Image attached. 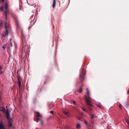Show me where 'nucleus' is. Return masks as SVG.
<instances>
[{
  "instance_id": "obj_36",
  "label": "nucleus",
  "mask_w": 129,
  "mask_h": 129,
  "mask_svg": "<svg viewBox=\"0 0 129 129\" xmlns=\"http://www.w3.org/2000/svg\"><path fill=\"white\" fill-rule=\"evenodd\" d=\"M11 40H12V39H11V38L10 39V41H11Z\"/></svg>"
},
{
  "instance_id": "obj_19",
  "label": "nucleus",
  "mask_w": 129,
  "mask_h": 129,
  "mask_svg": "<svg viewBox=\"0 0 129 129\" xmlns=\"http://www.w3.org/2000/svg\"><path fill=\"white\" fill-rule=\"evenodd\" d=\"M78 91H79V92H80V93H81V92H82V88L81 87H80V89H79V90Z\"/></svg>"
},
{
  "instance_id": "obj_7",
  "label": "nucleus",
  "mask_w": 129,
  "mask_h": 129,
  "mask_svg": "<svg viewBox=\"0 0 129 129\" xmlns=\"http://www.w3.org/2000/svg\"><path fill=\"white\" fill-rule=\"evenodd\" d=\"M84 123L86 124V125L87 127H90V124L88 122H87L86 120H85L84 121Z\"/></svg>"
},
{
  "instance_id": "obj_1",
  "label": "nucleus",
  "mask_w": 129,
  "mask_h": 129,
  "mask_svg": "<svg viewBox=\"0 0 129 129\" xmlns=\"http://www.w3.org/2000/svg\"><path fill=\"white\" fill-rule=\"evenodd\" d=\"M86 90L87 95L85 96V98L86 101V103L89 107V110L90 111L92 109V107H93L92 105L90 102V101L92 100V99L90 97V92L88 89H87Z\"/></svg>"
},
{
  "instance_id": "obj_22",
  "label": "nucleus",
  "mask_w": 129,
  "mask_h": 129,
  "mask_svg": "<svg viewBox=\"0 0 129 129\" xmlns=\"http://www.w3.org/2000/svg\"><path fill=\"white\" fill-rule=\"evenodd\" d=\"M94 116V115L93 114H91L90 117V118H91V119H93Z\"/></svg>"
},
{
  "instance_id": "obj_14",
  "label": "nucleus",
  "mask_w": 129,
  "mask_h": 129,
  "mask_svg": "<svg viewBox=\"0 0 129 129\" xmlns=\"http://www.w3.org/2000/svg\"><path fill=\"white\" fill-rule=\"evenodd\" d=\"M5 110V108L4 107H0V111L3 112H4Z\"/></svg>"
},
{
  "instance_id": "obj_34",
  "label": "nucleus",
  "mask_w": 129,
  "mask_h": 129,
  "mask_svg": "<svg viewBox=\"0 0 129 129\" xmlns=\"http://www.w3.org/2000/svg\"><path fill=\"white\" fill-rule=\"evenodd\" d=\"M2 25H0V28L2 27Z\"/></svg>"
},
{
  "instance_id": "obj_13",
  "label": "nucleus",
  "mask_w": 129,
  "mask_h": 129,
  "mask_svg": "<svg viewBox=\"0 0 129 129\" xmlns=\"http://www.w3.org/2000/svg\"><path fill=\"white\" fill-rule=\"evenodd\" d=\"M64 129H71L68 125L64 126Z\"/></svg>"
},
{
  "instance_id": "obj_5",
  "label": "nucleus",
  "mask_w": 129,
  "mask_h": 129,
  "mask_svg": "<svg viewBox=\"0 0 129 129\" xmlns=\"http://www.w3.org/2000/svg\"><path fill=\"white\" fill-rule=\"evenodd\" d=\"M17 84L18 85V88L20 90H21V82L19 79H18V81L17 82Z\"/></svg>"
},
{
  "instance_id": "obj_10",
  "label": "nucleus",
  "mask_w": 129,
  "mask_h": 129,
  "mask_svg": "<svg viewBox=\"0 0 129 129\" xmlns=\"http://www.w3.org/2000/svg\"><path fill=\"white\" fill-rule=\"evenodd\" d=\"M0 129H5L4 127L3 124L2 123H0Z\"/></svg>"
},
{
  "instance_id": "obj_27",
  "label": "nucleus",
  "mask_w": 129,
  "mask_h": 129,
  "mask_svg": "<svg viewBox=\"0 0 129 129\" xmlns=\"http://www.w3.org/2000/svg\"><path fill=\"white\" fill-rule=\"evenodd\" d=\"M126 122H127V124L129 126V122L128 121H127Z\"/></svg>"
},
{
  "instance_id": "obj_23",
  "label": "nucleus",
  "mask_w": 129,
  "mask_h": 129,
  "mask_svg": "<svg viewBox=\"0 0 129 129\" xmlns=\"http://www.w3.org/2000/svg\"><path fill=\"white\" fill-rule=\"evenodd\" d=\"M41 123L42 125H43L44 124V121L43 120H41Z\"/></svg>"
},
{
  "instance_id": "obj_17",
  "label": "nucleus",
  "mask_w": 129,
  "mask_h": 129,
  "mask_svg": "<svg viewBox=\"0 0 129 129\" xmlns=\"http://www.w3.org/2000/svg\"><path fill=\"white\" fill-rule=\"evenodd\" d=\"M72 102H73V104L75 105H76V106H77V104L76 103L75 101H73V100H72Z\"/></svg>"
},
{
  "instance_id": "obj_3",
  "label": "nucleus",
  "mask_w": 129,
  "mask_h": 129,
  "mask_svg": "<svg viewBox=\"0 0 129 129\" xmlns=\"http://www.w3.org/2000/svg\"><path fill=\"white\" fill-rule=\"evenodd\" d=\"M8 7L9 5L7 3H6L5 6V8L6 10L4 11V12L5 19L6 20L7 19V14L9 11V9H8Z\"/></svg>"
},
{
  "instance_id": "obj_20",
  "label": "nucleus",
  "mask_w": 129,
  "mask_h": 129,
  "mask_svg": "<svg viewBox=\"0 0 129 129\" xmlns=\"http://www.w3.org/2000/svg\"><path fill=\"white\" fill-rule=\"evenodd\" d=\"M64 113L65 115H67L68 116H69V115H68L69 113L68 112L64 111Z\"/></svg>"
},
{
  "instance_id": "obj_2",
  "label": "nucleus",
  "mask_w": 129,
  "mask_h": 129,
  "mask_svg": "<svg viewBox=\"0 0 129 129\" xmlns=\"http://www.w3.org/2000/svg\"><path fill=\"white\" fill-rule=\"evenodd\" d=\"M5 25V32H3L2 35V37H5L8 35L10 29V28L8 25Z\"/></svg>"
},
{
  "instance_id": "obj_24",
  "label": "nucleus",
  "mask_w": 129,
  "mask_h": 129,
  "mask_svg": "<svg viewBox=\"0 0 129 129\" xmlns=\"http://www.w3.org/2000/svg\"><path fill=\"white\" fill-rule=\"evenodd\" d=\"M3 48L4 49H5L6 48V46L5 45H4L3 46Z\"/></svg>"
},
{
  "instance_id": "obj_37",
  "label": "nucleus",
  "mask_w": 129,
  "mask_h": 129,
  "mask_svg": "<svg viewBox=\"0 0 129 129\" xmlns=\"http://www.w3.org/2000/svg\"><path fill=\"white\" fill-rule=\"evenodd\" d=\"M0 24H2V22L1 23L0 22Z\"/></svg>"
},
{
  "instance_id": "obj_31",
  "label": "nucleus",
  "mask_w": 129,
  "mask_h": 129,
  "mask_svg": "<svg viewBox=\"0 0 129 129\" xmlns=\"http://www.w3.org/2000/svg\"><path fill=\"white\" fill-rule=\"evenodd\" d=\"M10 44H11V47H12V42H11L10 43Z\"/></svg>"
},
{
  "instance_id": "obj_30",
  "label": "nucleus",
  "mask_w": 129,
  "mask_h": 129,
  "mask_svg": "<svg viewBox=\"0 0 129 129\" xmlns=\"http://www.w3.org/2000/svg\"><path fill=\"white\" fill-rule=\"evenodd\" d=\"M50 113H51V114H53V111H50Z\"/></svg>"
},
{
  "instance_id": "obj_11",
  "label": "nucleus",
  "mask_w": 129,
  "mask_h": 129,
  "mask_svg": "<svg viewBox=\"0 0 129 129\" xmlns=\"http://www.w3.org/2000/svg\"><path fill=\"white\" fill-rule=\"evenodd\" d=\"M8 125L9 127H11L12 126V124L11 122V120H9Z\"/></svg>"
},
{
  "instance_id": "obj_32",
  "label": "nucleus",
  "mask_w": 129,
  "mask_h": 129,
  "mask_svg": "<svg viewBox=\"0 0 129 129\" xmlns=\"http://www.w3.org/2000/svg\"><path fill=\"white\" fill-rule=\"evenodd\" d=\"M127 93L129 94V88L128 89V90L127 91Z\"/></svg>"
},
{
  "instance_id": "obj_16",
  "label": "nucleus",
  "mask_w": 129,
  "mask_h": 129,
  "mask_svg": "<svg viewBox=\"0 0 129 129\" xmlns=\"http://www.w3.org/2000/svg\"><path fill=\"white\" fill-rule=\"evenodd\" d=\"M82 109L83 111H84L85 112H88L83 107H82Z\"/></svg>"
},
{
  "instance_id": "obj_8",
  "label": "nucleus",
  "mask_w": 129,
  "mask_h": 129,
  "mask_svg": "<svg viewBox=\"0 0 129 129\" xmlns=\"http://www.w3.org/2000/svg\"><path fill=\"white\" fill-rule=\"evenodd\" d=\"M76 128L77 129H80L81 127L79 123H77L76 125Z\"/></svg>"
},
{
  "instance_id": "obj_25",
  "label": "nucleus",
  "mask_w": 129,
  "mask_h": 129,
  "mask_svg": "<svg viewBox=\"0 0 129 129\" xmlns=\"http://www.w3.org/2000/svg\"><path fill=\"white\" fill-rule=\"evenodd\" d=\"M2 66L0 65V71L2 69Z\"/></svg>"
},
{
  "instance_id": "obj_6",
  "label": "nucleus",
  "mask_w": 129,
  "mask_h": 129,
  "mask_svg": "<svg viewBox=\"0 0 129 129\" xmlns=\"http://www.w3.org/2000/svg\"><path fill=\"white\" fill-rule=\"evenodd\" d=\"M80 78H81L80 82H82V81L84 80V74L82 73V74L80 75Z\"/></svg>"
},
{
  "instance_id": "obj_33",
  "label": "nucleus",
  "mask_w": 129,
  "mask_h": 129,
  "mask_svg": "<svg viewBox=\"0 0 129 129\" xmlns=\"http://www.w3.org/2000/svg\"><path fill=\"white\" fill-rule=\"evenodd\" d=\"M2 71H0V74H2Z\"/></svg>"
},
{
  "instance_id": "obj_28",
  "label": "nucleus",
  "mask_w": 129,
  "mask_h": 129,
  "mask_svg": "<svg viewBox=\"0 0 129 129\" xmlns=\"http://www.w3.org/2000/svg\"><path fill=\"white\" fill-rule=\"evenodd\" d=\"M5 0H1L0 1V3L1 2H3Z\"/></svg>"
},
{
  "instance_id": "obj_35",
  "label": "nucleus",
  "mask_w": 129,
  "mask_h": 129,
  "mask_svg": "<svg viewBox=\"0 0 129 129\" xmlns=\"http://www.w3.org/2000/svg\"><path fill=\"white\" fill-rule=\"evenodd\" d=\"M7 24V21H6V22H5V24Z\"/></svg>"
},
{
  "instance_id": "obj_12",
  "label": "nucleus",
  "mask_w": 129,
  "mask_h": 129,
  "mask_svg": "<svg viewBox=\"0 0 129 129\" xmlns=\"http://www.w3.org/2000/svg\"><path fill=\"white\" fill-rule=\"evenodd\" d=\"M11 14V15H12V16L13 18H16V16L14 13H12Z\"/></svg>"
},
{
  "instance_id": "obj_4",
  "label": "nucleus",
  "mask_w": 129,
  "mask_h": 129,
  "mask_svg": "<svg viewBox=\"0 0 129 129\" xmlns=\"http://www.w3.org/2000/svg\"><path fill=\"white\" fill-rule=\"evenodd\" d=\"M6 114L7 118L9 120H11L10 113L8 110L6 111Z\"/></svg>"
},
{
  "instance_id": "obj_26",
  "label": "nucleus",
  "mask_w": 129,
  "mask_h": 129,
  "mask_svg": "<svg viewBox=\"0 0 129 129\" xmlns=\"http://www.w3.org/2000/svg\"><path fill=\"white\" fill-rule=\"evenodd\" d=\"M39 120V118H37V122H38Z\"/></svg>"
},
{
  "instance_id": "obj_18",
  "label": "nucleus",
  "mask_w": 129,
  "mask_h": 129,
  "mask_svg": "<svg viewBox=\"0 0 129 129\" xmlns=\"http://www.w3.org/2000/svg\"><path fill=\"white\" fill-rule=\"evenodd\" d=\"M4 9V7L3 6H2L0 7V10L1 11H3Z\"/></svg>"
},
{
  "instance_id": "obj_15",
  "label": "nucleus",
  "mask_w": 129,
  "mask_h": 129,
  "mask_svg": "<svg viewBox=\"0 0 129 129\" xmlns=\"http://www.w3.org/2000/svg\"><path fill=\"white\" fill-rule=\"evenodd\" d=\"M36 114L37 115V116L38 117H40V114L39 112H37L36 113Z\"/></svg>"
},
{
  "instance_id": "obj_29",
  "label": "nucleus",
  "mask_w": 129,
  "mask_h": 129,
  "mask_svg": "<svg viewBox=\"0 0 129 129\" xmlns=\"http://www.w3.org/2000/svg\"><path fill=\"white\" fill-rule=\"evenodd\" d=\"M119 106V107L121 109V105L120 104Z\"/></svg>"
},
{
  "instance_id": "obj_21",
  "label": "nucleus",
  "mask_w": 129,
  "mask_h": 129,
  "mask_svg": "<svg viewBox=\"0 0 129 129\" xmlns=\"http://www.w3.org/2000/svg\"><path fill=\"white\" fill-rule=\"evenodd\" d=\"M96 106L100 108H102V107L101 106V105L100 104H96Z\"/></svg>"
},
{
  "instance_id": "obj_9",
  "label": "nucleus",
  "mask_w": 129,
  "mask_h": 129,
  "mask_svg": "<svg viewBox=\"0 0 129 129\" xmlns=\"http://www.w3.org/2000/svg\"><path fill=\"white\" fill-rule=\"evenodd\" d=\"M56 5V0H54L53 3L52 7L53 8H54L55 7Z\"/></svg>"
}]
</instances>
